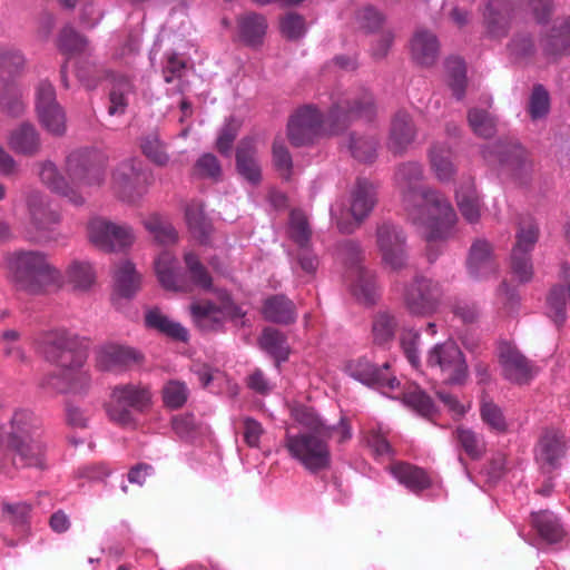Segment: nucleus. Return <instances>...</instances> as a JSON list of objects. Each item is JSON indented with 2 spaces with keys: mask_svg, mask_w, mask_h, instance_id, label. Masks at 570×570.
<instances>
[{
  "mask_svg": "<svg viewBox=\"0 0 570 570\" xmlns=\"http://www.w3.org/2000/svg\"><path fill=\"white\" fill-rule=\"evenodd\" d=\"M132 92L134 86L128 77H115L109 92L108 114L111 116L124 115L129 102V96Z\"/></svg>",
  "mask_w": 570,
  "mask_h": 570,
  "instance_id": "41",
  "label": "nucleus"
},
{
  "mask_svg": "<svg viewBox=\"0 0 570 570\" xmlns=\"http://www.w3.org/2000/svg\"><path fill=\"white\" fill-rule=\"evenodd\" d=\"M1 110L9 116L19 117L26 110L22 89L14 82L3 85L0 92Z\"/></svg>",
  "mask_w": 570,
  "mask_h": 570,
  "instance_id": "44",
  "label": "nucleus"
},
{
  "mask_svg": "<svg viewBox=\"0 0 570 570\" xmlns=\"http://www.w3.org/2000/svg\"><path fill=\"white\" fill-rule=\"evenodd\" d=\"M455 433L460 445L471 459L476 460L483 455L485 445L481 436L465 428H458Z\"/></svg>",
  "mask_w": 570,
  "mask_h": 570,
  "instance_id": "53",
  "label": "nucleus"
},
{
  "mask_svg": "<svg viewBox=\"0 0 570 570\" xmlns=\"http://www.w3.org/2000/svg\"><path fill=\"white\" fill-rule=\"evenodd\" d=\"M144 227L161 245L175 244L178 235L174 226L163 216L153 214L144 220Z\"/></svg>",
  "mask_w": 570,
  "mask_h": 570,
  "instance_id": "43",
  "label": "nucleus"
},
{
  "mask_svg": "<svg viewBox=\"0 0 570 570\" xmlns=\"http://www.w3.org/2000/svg\"><path fill=\"white\" fill-rule=\"evenodd\" d=\"M466 267L475 279H484L498 272L492 244L483 238L475 239L469 250Z\"/></svg>",
  "mask_w": 570,
  "mask_h": 570,
  "instance_id": "24",
  "label": "nucleus"
},
{
  "mask_svg": "<svg viewBox=\"0 0 570 570\" xmlns=\"http://www.w3.org/2000/svg\"><path fill=\"white\" fill-rule=\"evenodd\" d=\"M448 85L456 99H462L465 94L466 69L464 61L459 57H451L445 61Z\"/></svg>",
  "mask_w": 570,
  "mask_h": 570,
  "instance_id": "45",
  "label": "nucleus"
},
{
  "mask_svg": "<svg viewBox=\"0 0 570 570\" xmlns=\"http://www.w3.org/2000/svg\"><path fill=\"white\" fill-rule=\"evenodd\" d=\"M515 239L517 242L511 253V268L521 283H527L533 276L530 253L539 239L537 222L531 217L522 219L519 223Z\"/></svg>",
  "mask_w": 570,
  "mask_h": 570,
  "instance_id": "14",
  "label": "nucleus"
},
{
  "mask_svg": "<svg viewBox=\"0 0 570 570\" xmlns=\"http://www.w3.org/2000/svg\"><path fill=\"white\" fill-rule=\"evenodd\" d=\"M151 185L150 175L137 158H128L119 163L111 174L110 188L112 194L122 203L138 204Z\"/></svg>",
  "mask_w": 570,
  "mask_h": 570,
  "instance_id": "9",
  "label": "nucleus"
},
{
  "mask_svg": "<svg viewBox=\"0 0 570 570\" xmlns=\"http://www.w3.org/2000/svg\"><path fill=\"white\" fill-rule=\"evenodd\" d=\"M9 145L16 153L32 156L40 150V136L33 125L23 122L11 132Z\"/></svg>",
  "mask_w": 570,
  "mask_h": 570,
  "instance_id": "35",
  "label": "nucleus"
},
{
  "mask_svg": "<svg viewBox=\"0 0 570 570\" xmlns=\"http://www.w3.org/2000/svg\"><path fill=\"white\" fill-rule=\"evenodd\" d=\"M2 510L8 515L11 523L24 527L29 523L32 505L24 501L3 503Z\"/></svg>",
  "mask_w": 570,
  "mask_h": 570,
  "instance_id": "63",
  "label": "nucleus"
},
{
  "mask_svg": "<svg viewBox=\"0 0 570 570\" xmlns=\"http://www.w3.org/2000/svg\"><path fill=\"white\" fill-rule=\"evenodd\" d=\"M264 317L274 323L289 324L296 320L295 306L284 295H275L265 301Z\"/></svg>",
  "mask_w": 570,
  "mask_h": 570,
  "instance_id": "36",
  "label": "nucleus"
},
{
  "mask_svg": "<svg viewBox=\"0 0 570 570\" xmlns=\"http://www.w3.org/2000/svg\"><path fill=\"white\" fill-rule=\"evenodd\" d=\"M404 402L422 416L430 417L435 413L432 399L421 390L405 394Z\"/></svg>",
  "mask_w": 570,
  "mask_h": 570,
  "instance_id": "62",
  "label": "nucleus"
},
{
  "mask_svg": "<svg viewBox=\"0 0 570 570\" xmlns=\"http://www.w3.org/2000/svg\"><path fill=\"white\" fill-rule=\"evenodd\" d=\"M238 31L242 40L249 46L261 45L267 23L263 16L249 12L238 18Z\"/></svg>",
  "mask_w": 570,
  "mask_h": 570,
  "instance_id": "37",
  "label": "nucleus"
},
{
  "mask_svg": "<svg viewBox=\"0 0 570 570\" xmlns=\"http://www.w3.org/2000/svg\"><path fill=\"white\" fill-rule=\"evenodd\" d=\"M550 110V97L542 85H535L529 100V114L532 120L544 118Z\"/></svg>",
  "mask_w": 570,
  "mask_h": 570,
  "instance_id": "56",
  "label": "nucleus"
},
{
  "mask_svg": "<svg viewBox=\"0 0 570 570\" xmlns=\"http://www.w3.org/2000/svg\"><path fill=\"white\" fill-rule=\"evenodd\" d=\"M50 468L42 421L31 410L16 409L0 430V472Z\"/></svg>",
  "mask_w": 570,
  "mask_h": 570,
  "instance_id": "4",
  "label": "nucleus"
},
{
  "mask_svg": "<svg viewBox=\"0 0 570 570\" xmlns=\"http://www.w3.org/2000/svg\"><path fill=\"white\" fill-rule=\"evenodd\" d=\"M145 325L147 328L157 331L173 340L180 342L188 340V331L180 323L170 320L157 307L146 311Z\"/></svg>",
  "mask_w": 570,
  "mask_h": 570,
  "instance_id": "31",
  "label": "nucleus"
},
{
  "mask_svg": "<svg viewBox=\"0 0 570 570\" xmlns=\"http://www.w3.org/2000/svg\"><path fill=\"white\" fill-rule=\"evenodd\" d=\"M498 358L503 376L515 384H527L537 374V368L513 344L502 342Z\"/></svg>",
  "mask_w": 570,
  "mask_h": 570,
  "instance_id": "19",
  "label": "nucleus"
},
{
  "mask_svg": "<svg viewBox=\"0 0 570 570\" xmlns=\"http://www.w3.org/2000/svg\"><path fill=\"white\" fill-rule=\"evenodd\" d=\"M292 416L305 431L286 434L284 446L289 456L309 473L328 470L332 464L330 440L337 435V441L342 443L352 438L347 420L341 417L336 425H331L307 406L294 407Z\"/></svg>",
  "mask_w": 570,
  "mask_h": 570,
  "instance_id": "3",
  "label": "nucleus"
},
{
  "mask_svg": "<svg viewBox=\"0 0 570 570\" xmlns=\"http://www.w3.org/2000/svg\"><path fill=\"white\" fill-rule=\"evenodd\" d=\"M190 312L195 324L205 332L217 331L227 320L237 322L245 315L228 297L222 302L220 306L210 302L194 303Z\"/></svg>",
  "mask_w": 570,
  "mask_h": 570,
  "instance_id": "17",
  "label": "nucleus"
},
{
  "mask_svg": "<svg viewBox=\"0 0 570 570\" xmlns=\"http://www.w3.org/2000/svg\"><path fill=\"white\" fill-rule=\"evenodd\" d=\"M273 163L276 170L285 179L292 175L293 160L282 138H275L272 146Z\"/></svg>",
  "mask_w": 570,
  "mask_h": 570,
  "instance_id": "54",
  "label": "nucleus"
},
{
  "mask_svg": "<svg viewBox=\"0 0 570 570\" xmlns=\"http://www.w3.org/2000/svg\"><path fill=\"white\" fill-rule=\"evenodd\" d=\"M87 236L95 247L106 253L124 252L135 242V234L129 225L117 224L101 216L88 220Z\"/></svg>",
  "mask_w": 570,
  "mask_h": 570,
  "instance_id": "10",
  "label": "nucleus"
},
{
  "mask_svg": "<svg viewBox=\"0 0 570 570\" xmlns=\"http://www.w3.org/2000/svg\"><path fill=\"white\" fill-rule=\"evenodd\" d=\"M238 130L239 122L235 118L227 119L220 128L216 140V148L223 156H230L233 142L238 135Z\"/></svg>",
  "mask_w": 570,
  "mask_h": 570,
  "instance_id": "59",
  "label": "nucleus"
},
{
  "mask_svg": "<svg viewBox=\"0 0 570 570\" xmlns=\"http://www.w3.org/2000/svg\"><path fill=\"white\" fill-rule=\"evenodd\" d=\"M452 157V149L445 142H436L429 150L431 170L441 183L451 181L456 173Z\"/></svg>",
  "mask_w": 570,
  "mask_h": 570,
  "instance_id": "30",
  "label": "nucleus"
},
{
  "mask_svg": "<svg viewBox=\"0 0 570 570\" xmlns=\"http://www.w3.org/2000/svg\"><path fill=\"white\" fill-rule=\"evenodd\" d=\"M469 125L473 132L482 138H490L495 134V120L485 110L473 108L468 114Z\"/></svg>",
  "mask_w": 570,
  "mask_h": 570,
  "instance_id": "52",
  "label": "nucleus"
},
{
  "mask_svg": "<svg viewBox=\"0 0 570 570\" xmlns=\"http://www.w3.org/2000/svg\"><path fill=\"white\" fill-rule=\"evenodd\" d=\"M327 117L314 106L307 105L296 110L287 124V136L292 145L299 147L312 144L324 135H338L357 119L370 121L375 108L372 95L335 94Z\"/></svg>",
  "mask_w": 570,
  "mask_h": 570,
  "instance_id": "2",
  "label": "nucleus"
},
{
  "mask_svg": "<svg viewBox=\"0 0 570 570\" xmlns=\"http://www.w3.org/2000/svg\"><path fill=\"white\" fill-rule=\"evenodd\" d=\"M26 65L24 56L14 48H0V72H18Z\"/></svg>",
  "mask_w": 570,
  "mask_h": 570,
  "instance_id": "64",
  "label": "nucleus"
},
{
  "mask_svg": "<svg viewBox=\"0 0 570 570\" xmlns=\"http://www.w3.org/2000/svg\"><path fill=\"white\" fill-rule=\"evenodd\" d=\"M29 229L28 239L48 242L49 233L60 223V214L51 207L50 200L40 191L31 190L26 195Z\"/></svg>",
  "mask_w": 570,
  "mask_h": 570,
  "instance_id": "11",
  "label": "nucleus"
},
{
  "mask_svg": "<svg viewBox=\"0 0 570 570\" xmlns=\"http://www.w3.org/2000/svg\"><path fill=\"white\" fill-rule=\"evenodd\" d=\"M41 126L53 136H62L66 132V115L60 105L40 109L37 112Z\"/></svg>",
  "mask_w": 570,
  "mask_h": 570,
  "instance_id": "48",
  "label": "nucleus"
},
{
  "mask_svg": "<svg viewBox=\"0 0 570 570\" xmlns=\"http://www.w3.org/2000/svg\"><path fill=\"white\" fill-rule=\"evenodd\" d=\"M66 275L78 289H88L96 279V271L88 261H72L67 267Z\"/></svg>",
  "mask_w": 570,
  "mask_h": 570,
  "instance_id": "46",
  "label": "nucleus"
},
{
  "mask_svg": "<svg viewBox=\"0 0 570 570\" xmlns=\"http://www.w3.org/2000/svg\"><path fill=\"white\" fill-rule=\"evenodd\" d=\"M531 522L539 537L547 543H557L566 534L559 518L550 511L532 513Z\"/></svg>",
  "mask_w": 570,
  "mask_h": 570,
  "instance_id": "33",
  "label": "nucleus"
},
{
  "mask_svg": "<svg viewBox=\"0 0 570 570\" xmlns=\"http://www.w3.org/2000/svg\"><path fill=\"white\" fill-rule=\"evenodd\" d=\"M236 168L238 174L250 184L256 185L261 181L262 170L254 138L245 137L238 142L236 148Z\"/></svg>",
  "mask_w": 570,
  "mask_h": 570,
  "instance_id": "25",
  "label": "nucleus"
},
{
  "mask_svg": "<svg viewBox=\"0 0 570 570\" xmlns=\"http://www.w3.org/2000/svg\"><path fill=\"white\" fill-rule=\"evenodd\" d=\"M482 155L487 161H498L515 174L530 168L527 151L517 142H498L491 147L487 146L483 148Z\"/></svg>",
  "mask_w": 570,
  "mask_h": 570,
  "instance_id": "23",
  "label": "nucleus"
},
{
  "mask_svg": "<svg viewBox=\"0 0 570 570\" xmlns=\"http://www.w3.org/2000/svg\"><path fill=\"white\" fill-rule=\"evenodd\" d=\"M423 167L420 163L401 164L395 171V184L402 196V205L412 224L424 228V237L431 247L448 239L456 223V214L450 202L439 191L421 186Z\"/></svg>",
  "mask_w": 570,
  "mask_h": 570,
  "instance_id": "1",
  "label": "nucleus"
},
{
  "mask_svg": "<svg viewBox=\"0 0 570 570\" xmlns=\"http://www.w3.org/2000/svg\"><path fill=\"white\" fill-rule=\"evenodd\" d=\"M2 268L18 291L41 294L61 281L60 271L49 255L39 249H14L3 254Z\"/></svg>",
  "mask_w": 570,
  "mask_h": 570,
  "instance_id": "7",
  "label": "nucleus"
},
{
  "mask_svg": "<svg viewBox=\"0 0 570 570\" xmlns=\"http://www.w3.org/2000/svg\"><path fill=\"white\" fill-rule=\"evenodd\" d=\"M511 13L509 0H490L483 13L488 35L492 38L504 37L510 27Z\"/></svg>",
  "mask_w": 570,
  "mask_h": 570,
  "instance_id": "27",
  "label": "nucleus"
},
{
  "mask_svg": "<svg viewBox=\"0 0 570 570\" xmlns=\"http://www.w3.org/2000/svg\"><path fill=\"white\" fill-rule=\"evenodd\" d=\"M261 347L274 357L277 362L286 361L289 354V347L283 333L274 328L264 330L259 338Z\"/></svg>",
  "mask_w": 570,
  "mask_h": 570,
  "instance_id": "42",
  "label": "nucleus"
},
{
  "mask_svg": "<svg viewBox=\"0 0 570 570\" xmlns=\"http://www.w3.org/2000/svg\"><path fill=\"white\" fill-rule=\"evenodd\" d=\"M416 129L407 112L399 111L392 119L387 148L394 155L403 154L414 141Z\"/></svg>",
  "mask_w": 570,
  "mask_h": 570,
  "instance_id": "26",
  "label": "nucleus"
},
{
  "mask_svg": "<svg viewBox=\"0 0 570 570\" xmlns=\"http://www.w3.org/2000/svg\"><path fill=\"white\" fill-rule=\"evenodd\" d=\"M347 148L358 161L372 163L377 156L379 139L375 134H356L350 136Z\"/></svg>",
  "mask_w": 570,
  "mask_h": 570,
  "instance_id": "40",
  "label": "nucleus"
},
{
  "mask_svg": "<svg viewBox=\"0 0 570 570\" xmlns=\"http://www.w3.org/2000/svg\"><path fill=\"white\" fill-rule=\"evenodd\" d=\"M480 415L491 430L502 433L507 431V421L502 410L491 401H483L480 407Z\"/></svg>",
  "mask_w": 570,
  "mask_h": 570,
  "instance_id": "55",
  "label": "nucleus"
},
{
  "mask_svg": "<svg viewBox=\"0 0 570 570\" xmlns=\"http://www.w3.org/2000/svg\"><path fill=\"white\" fill-rule=\"evenodd\" d=\"M393 476L411 491H421L430 487V479L426 473L416 466L407 463H396L391 468Z\"/></svg>",
  "mask_w": 570,
  "mask_h": 570,
  "instance_id": "39",
  "label": "nucleus"
},
{
  "mask_svg": "<svg viewBox=\"0 0 570 570\" xmlns=\"http://www.w3.org/2000/svg\"><path fill=\"white\" fill-rule=\"evenodd\" d=\"M94 158L89 150H75L69 154L66 171L70 183L66 181L50 160L39 165V177L53 193L65 197L70 204L80 206L86 200L83 189L98 188L106 179L105 168L96 164Z\"/></svg>",
  "mask_w": 570,
  "mask_h": 570,
  "instance_id": "6",
  "label": "nucleus"
},
{
  "mask_svg": "<svg viewBox=\"0 0 570 570\" xmlns=\"http://www.w3.org/2000/svg\"><path fill=\"white\" fill-rule=\"evenodd\" d=\"M144 361L137 348L118 343H106L96 351V364L102 371L122 372Z\"/></svg>",
  "mask_w": 570,
  "mask_h": 570,
  "instance_id": "20",
  "label": "nucleus"
},
{
  "mask_svg": "<svg viewBox=\"0 0 570 570\" xmlns=\"http://www.w3.org/2000/svg\"><path fill=\"white\" fill-rule=\"evenodd\" d=\"M185 263L195 285L203 289H209L212 286V277L199 262L198 257L193 253H187L185 255Z\"/></svg>",
  "mask_w": 570,
  "mask_h": 570,
  "instance_id": "61",
  "label": "nucleus"
},
{
  "mask_svg": "<svg viewBox=\"0 0 570 570\" xmlns=\"http://www.w3.org/2000/svg\"><path fill=\"white\" fill-rule=\"evenodd\" d=\"M21 333L17 330H6L1 333L0 342L4 357L14 362L23 363L27 361V354L20 344Z\"/></svg>",
  "mask_w": 570,
  "mask_h": 570,
  "instance_id": "51",
  "label": "nucleus"
},
{
  "mask_svg": "<svg viewBox=\"0 0 570 570\" xmlns=\"http://www.w3.org/2000/svg\"><path fill=\"white\" fill-rule=\"evenodd\" d=\"M376 242L385 265L394 271L406 266L405 236L399 227L383 223L377 227Z\"/></svg>",
  "mask_w": 570,
  "mask_h": 570,
  "instance_id": "18",
  "label": "nucleus"
},
{
  "mask_svg": "<svg viewBox=\"0 0 570 570\" xmlns=\"http://www.w3.org/2000/svg\"><path fill=\"white\" fill-rule=\"evenodd\" d=\"M163 399L168 407L179 409L188 399V389L184 382L169 381L163 389Z\"/></svg>",
  "mask_w": 570,
  "mask_h": 570,
  "instance_id": "60",
  "label": "nucleus"
},
{
  "mask_svg": "<svg viewBox=\"0 0 570 570\" xmlns=\"http://www.w3.org/2000/svg\"><path fill=\"white\" fill-rule=\"evenodd\" d=\"M542 48L548 57L556 58L570 53V17L551 30L543 39Z\"/></svg>",
  "mask_w": 570,
  "mask_h": 570,
  "instance_id": "38",
  "label": "nucleus"
},
{
  "mask_svg": "<svg viewBox=\"0 0 570 570\" xmlns=\"http://www.w3.org/2000/svg\"><path fill=\"white\" fill-rule=\"evenodd\" d=\"M58 46L63 53L73 55L85 51L87 40L73 28L65 27L60 32Z\"/></svg>",
  "mask_w": 570,
  "mask_h": 570,
  "instance_id": "57",
  "label": "nucleus"
},
{
  "mask_svg": "<svg viewBox=\"0 0 570 570\" xmlns=\"http://www.w3.org/2000/svg\"><path fill=\"white\" fill-rule=\"evenodd\" d=\"M346 370L353 379L367 386L389 389L392 391L400 385V382L395 376H390L387 374L389 363H384L380 368L366 357H360L351 361L347 364Z\"/></svg>",
  "mask_w": 570,
  "mask_h": 570,
  "instance_id": "21",
  "label": "nucleus"
},
{
  "mask_svg": "<svg viewBox=\"0 0 570 570\" xmlns=\"http://www.w3.org/2000/svg\"><path fill=\"white\" fill-rule=\"evenodd\" d=\"M455 199L462 217L469 224H476L480 222L483 203L471 179L463 181L455 190Z\"/></svg>",
  "mask_w": 570,
  "mask_h": 570,
  "instance_id": "28",
  "label": "nucleus"
},
{
  "mask_svg": "<svg viewBox=\"0 0 570 570\" xmlns=\"http://www.w3.org/2000/svg\"><path fill=\"white\" fill-rule=\"evenodd\" d=\"M567 450L568 441L564 434L553 429L547 430L535 446V460L543 469L552 471L561 465Z\"/></svg>",
  "mask_w": 570,
  "mask_h": 570,
  "instance_id": "22",
  "label": "nucleus"
},
{
  "mask_svg": "<svg viewBox=\"0 0 570 570\" xmlns=\"http://www.w3.org/2000/svg\"><path fill=\"white\" fill-rule=\"evenodd\" d=\"M155 271L159 283L170 291H186L180 277L178 261L169 252H163L155 261Z\"/></svg>",
  "mask_w": 570,
  "mask_h": 570,
  "instance_id": "32",
  "label": "nucleus"
},
{
  "mask_svg": "<svg viewBox=\"0 0 570 570\" xmlns=\"http://www.w3.org/2000/svg\"><path fill=\"white\" fill-rule=\"evenodd\" d=\"M140 148L142 154L155 165L166 166L169 163V155L165 145L157 134H149L141 139Z\"/></svg>",
  "mask_w": 570,
  "mask_h": 570,
  "instance_id": "50",
  "label": "nucleus"
},
{
  "mask_svg": "<svg viewBox=\"0 0 570 570\" xmlns=\"http://www.w3.org/2000/svg\"><path fill=\"white\" fill-rule=\"evenodd\" d=\"M440 43L436 36L425 29L417 30L411 40V55L421 66H432L439 58Z\"/></svg>",
  "mask_w": 570,
  "mask_h": 570,
  "instance_id": "29",
  "label": "nucleus"
},
{
  "mask_svg": "<svg viewBox=\"0 0 570 570\" xmlns=\"http://www.w3.org/2000/svg\"><path fill=\"white\" fill-rule=\"evenodd\" d=\"M185 217L189 229L199 237L208 234L209 225L203 212V207L198 203H190L185 209Z\"/></svg>",
  "mask_w": 570,
  "mask_h": 570,
  "instance_id": "58",
  "label": "nucleus"
},
{
  "mask_svg": "<svg viewBox=\"0 0 570 570\" xmlns=\"http://www.w3.org/2000/svg\"><path fill=\"white\" fill-rule=\"evenodd\" d=\"M342 249L348 256L347 277L353 295L364 304H373L379 296L375 275L360 264L361 252L356 244L347 242Z\"/></svg>",
  "mask_w": 570,
  "mask_h": 570,
  "instance_id": "16",
  "label": "nucleus"
},
{
  "mask_svg": "<svg viewBox=\"0 0 570 570\" xmlns=\"http://www.w3.org/2000/svg\"><path fill=\"white\" fill-rule=\"evenodd\" d=\"M115 293L119 297L131 298L140 287V275L129 261L121 262L114 273Z\"/></svg>",
  "mask_w": 570,
  "mask_h": 570,
  "instance_id": "34",
  "label": "nucleus"
},
{
  "mask_svg": "<svg viewBox=\"0 0 570 570\" xmlns=\"http://www.w3.org/2000/svg\"><path fill=\"white\" fill-rule=\"evenodd\" d=\"M36 346L48 361L59 366L57 372L42 379V387L71 394L88 391L91 377L83 368L87 355L76 335L63 328L47 331L36 340Z\"/></svg>",
  "mask_w": 570,
  "mask_h": 570,
  "instance_id": "5",
  "label": "nucleus"
},
{
  "mask_svg": "<svg viewBox=\"0 0 570 570\" xmlns=\"http://www.w3.org/2000/svg\"><path fill=\"white\" fill-rule=\"evenodd\" d=\"M429 367L440 371L449 384H462L468 376V365L458 344L446 341L434 345L428 354Z\"/></svg>",
  "mask_w": 570,
  "mask_h": 570,
  "instance_id": "13",
  "label": "nucleus"
},
{
  "mask_svg": "<svg viewBox=\"0 0 570 570\" xmlns=\"http://www.w3.org/2000/svg\"><path fill=\"white\" fill-rule=\"evenodd\" d=\"M150 401L151 394L146 386L117 385L111 392L107 413L111 421L126 426L132 423L130 410L142 411L150 404Z\"/></svg>",
  "mask_w": 570,
  "mask_h": 570,
  "instance_id": "12",
  "label": "nucleus"
},
{
  "mask_svg": "<svg viewBox=\"0 0 570 570\" xmlns=\"http://www.w3.org/2000/svg\"><path fill=\"white\" fill-rule=\"evenodd\" d=\"M396 321L387 312L376 314L372 324L373 342L376 345L384 346L394 337Z\"/></svg>",
  "mask_w": 570,
  "mask_h": 570,
  "instance_id": "47",
  "label": "nucleus"
},
{
  "mask_svg": "<svg viewBox=\"0 0 570 570\" xmlns=\"http://www.w3.org/2000/svg\"><path fill=\"white\" fill-rule=\"evenodd\" d=\"M442 296L441 286L426 277H415L405 286L403 304L405 309L415 316H428L434 313Z\"/></svg>",
  "mask_w": 570,
  "mask_h": 570,
  "instance_id": "15",
  "label": "nucleus"
},
{
  "mask_svg": "<svg viewBox=\"0 0 570 570\" xmlns=\"http://www.w3.org/2000/svg\"><path fill=\"white\" fill-rule=\"evenodd\" d=\"M375 203V186L365 178H358L347 202L337 200L331 206V217L341 233L351 234L370 215Z\"/></svg>",
  "mask_w": 570,
  "mask_h": 570,
  "instance_id": "8",
  "label": "nucleus"
},
{
  "mask_svg": "<svg viewBox=\"0 0 570 570\" xmlns=\"http://www.w3.org/2000/svg\"><path fill=\"white\" fill-rule=\"evenodd\" d=\"M288 234L291 239L303 248L309 244L312 230L303 212L292 210L289 215Z\"/></svg>",
  "mask_w": 570,
  "mask_h": 570,
  "instance_id": "49",
  "label": "nucleus"
}]
</instances>
